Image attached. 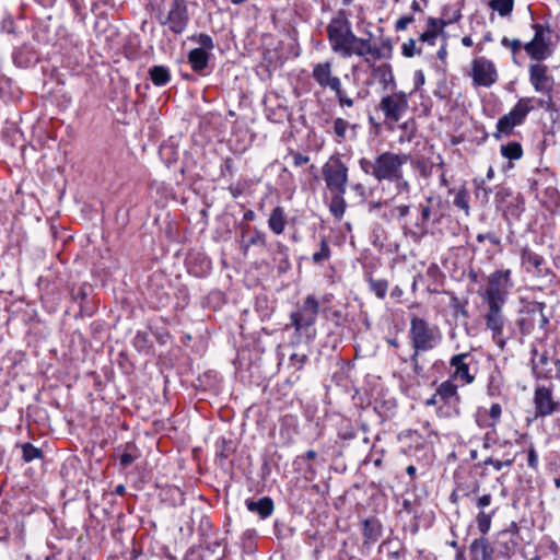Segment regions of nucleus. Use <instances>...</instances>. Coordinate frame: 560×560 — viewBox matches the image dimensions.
Masks as SVG:
<instances>
[{
	"label": "nucleus",
	"mask_w": 560,
	"mask_h": 560,
	"mask_svg": "<svg viewBox=\"0 0 560 560\" xmlns=\"http://www.w3.org/2000/svg\"><path fill=\"white\" fill-rule=\"evenodd\" d=\"M413 20L415 19L412 15H405L399 18L395 23V30L397 32L405 31L408 25L413 22Z\"/></svg>",
	"instance_id": "nucleus-46"
},
{
	"label": "nucleus",
	"mask_w": 560,
	"mask_h": 560,
	"mask_svg": "<svg viewBox=\"0 0 560 560\" xmlns=\"http://www.w3.org/2000/svg\"><path fill=\"white\" fill-rule=\"evenodd\" d=\"M471 358L470 353H458L451 358L450 365L454 369L452 380H460L465 384H471L475 381V375L469 372V364L467 359Z\"/></svg>",
	"instance_id": "nucleus-19"
},
{
	"label": "nucleus",
	"mask_w": 560,
	"mask_h": 560,
	"mask_svg": "<svg viewBox=\"0 0 560 560\" xmlns=\"http://www.w3.org/2000/svg\"><path fill=\"white\" fill-rule=\"evenodd\" d=\"M478 243H483L485 241H489L492 245L494 246H500L501 245V240L500 237H498L494 233L492 232H489V233H479L477 236H476Z\"/></svg>",
	"instance_id": "nucleus-45"
},
{
	"label": "nucleus",
	"mask_w": 560,
	"mask_h": 560,
	"mask_svg": "<svg viewBox=\"0 0 560 560\" xmlns=\"http://www.w3.org/2000/svg\"><path fill=\"white\" fill-rule=\"evenodd\" d=\"M345 194L346 191L330 192L329 211L337 220H341L346 212L347 202L345 200Z\"/></svg>",
	"instance_id": "nucleus-28"
},
{
	"label": "nucleus",
	"mask_w": 560,
	"mask_h": 560,
	"mask_svg": "<svg viewBox=\"0 0 560 560\" xmlns=\"http://www.w3.org/2000/svg\"><path fill=\"white\" fill-rule=\"evenodd\" d=\"M150 79L156 86H163L171 80L170 70L164 66H153L149 70Z\"/></svg>",
	"instance_id": "nucleus-30"
},
{
	"label": "nucleus",
	"mask_w": 560,
	"mask_h": 560,
	"mask_svg": "<svg viewBox=\"0 0 560 560\" xmlns=\"http://www.w3.org/2000/svg\"><path fill=\"white\" fill-rule=\"evenodd\" d=\"M462 44L465 46V47H471L472 46V39L470 36H464L462 38Z\"/></svg>",
	"instance_id": "nucleus-64"
},
{
	"label": "nucleus",
	"mask_w": 560,
	"mask_h": 560,
	"mask_svg": "<svg viewBox=\"0 0 560 560\" xmlns=\"http://www.w3.org/2000/svg\"><path fill=\"white\" fill-rule=\"evenodd\" d=\"M133 460H135V458L131 454L124 453L120 456V464L122 467H128L129 465H131L133 463Z\"/></svg>",
	"instance_id": "nucleus-58"
},
{
	"label": "nucleus",
	"mask_w": 560,
	"mask_h": 560,
	"mask_svg": "<svg viewBox=\"0 0 560 560\" xmlns=\"http://www.w3.org/2000/svg\"><path fill=\"white\" fill-rule=\"evenodd\" d=\"M545 307V303L536 302L522 312L520 318L516 322V325L522 335L526 336L532 334L536 325L540 329L546 328L549 323V318L544 313Z\"/></svg>",
	"instance_id": "nucleus-12"
},
{
	"label": "nucleus",
	"mask_w": 560,
	"mask_h": 560,
	"mask_svg": "<svg viewBox=\"0 0 560 560\" xmlns=\"http://www.w3.org/2000/svg\"><path fill=\"white\" fill-rule=\"evenodd\" d=\"M23 458L25 462L35 459V446L32 443H25L23 445Z\"/></svg>",
	"instance_id": "nucleus-49"
},
{
	"label": "nucleus",
	"mask_w": 560,
	"mask_h": 560,
	"mask_svg": "<svg viewBox=\"0 0 560 560\" xmlns=\"http://www.w3.org/2000/svg\"><path fill=\"white\" fill-rule=\"evenodd\" d=\"M515 460V457H508L504 460L495 459L492 457H488L485 459L483 465L485 466H492L497 471H500L502 468L508 467L510 468Z\"/></svg>",
	"instance_id": "nucleus-40"
},
{
	"label": "nucleus",
	"mask_w": 560,
	"mask_h": 560,
	"mask_svg": "<svg viewBox=\"0 0 560 560\" xmlns=\"http://www.w3.org/2000/svg\"><path fill=\"white\" fill-rule=\"evenodd\" d=\"M158 20L174 34H182L187 27L189 15L184 0H173L166 14L160 13Z\"/></svg>",
	"instance_id": "nucleus-11"
},
{
	"label": "nucleus",
	"mask_w": 560,
	"mask_h": 560,
	"mask_svg": "<svg viewBox=\"0 0 560 560\" xmlns=\"http://www.w3.org/2000/svg\"><path fill=\"white\" fill-rule=\"evenodd\" d=\"M501 153L505 159L518 160L523 155L522 145L518 142H509L501 147Z\"/></svg>",
	"instance_id": "nucleus-32"
},
{
	"label": "nucleus",
	"mask_w": 560,
	"mask_h": 560,
	"mask_svg": "<svg viewBox=\"0 0 560 560\" xmlns=\"http://www.w3.org/2000/svg\"><path fill=\"white\" fill-rule=\"evenodd\" d=\"M409 339L413 349L411 362L417 364V355L434 349L442 340V332L436 325L415 314L410 315Z\"/></svg>",
	"instance_id": "nucleus-4"
},
{
	"label": "nucleus",
	"mask_w": 560,
	"mask_h": 560,
	"mask_svg": "<svg viewBox=\"0 0 560 560\" xmlns=\"http://www.w3.org/2000/svg\"><path fill=\"white\" fill-rule=\"evenodd\" d=\"M409 154L385 151L377 154L374 159L361 158L359 160L360 170L372 176L377 182H393L399 178L404 165L408 163Z\"/></svg>",
	"instance_id": "nucleus-2"
},
{
	"label": "nucleus",
	"mask_w": 560,
	"mask_h": 560,
	"mask_svg": "<svg viewBox=\"0 0 560 560\" xmlns=\"http://www.w3.org/2000/svg\"><path fill=\"white\" fill-rule=\"evenodd\" d=\"M357 124H351L349 120L342 117H336L332 120V133L337 143H342L347 138V132L351 131L352 137L357 135Z\"/></svg>",
	"instance_id": "nucleus-22"
},
{
	"label": "nucleus",
	"mask_w": 560,
	"mask_h": 560,
	"mask_svg": "<svg viewBox=\"0 0 560 560\" xmlns=\"http://www.w3.org/2000/svg\"><path fill=\"white\" fill-rule=\"evenodd\" d=\"M23 19H19L18 21H14L11 18L3 19L1 23V28L3 32H7L9 34H22V24Z\"/></svg>",
	"instance_id": "nucleus-37"
},
{
	"label": "nucleus",
	"mask_w": 560,
	"mask_h": 560,
	"mask_svg": "<svg viewBox=\"0 0 560 560\" xmlns=\"http://www.w3.org/2000/svg\"><path fill=\"white\" fill-rule=\"evenodd\" d=\"M491 502H492V495L490 493H487L477 499L476 505L480 511H483V509L489 506L491 504Z\"/></svg>",
	"instance_id": "nucleus-51"
},
{
	"label": "nucleus",
	"mask_w": 560,
	"mask_h": 560,
	"mask_svg": "<svg viewBox=\"0 0 560 560\" xmlns=\"http://www.w3.org/2000/svg\"><path fill=\"white\" fill-rule=\"evenodd\" d=\"M439 395L436 393L429 399L425 400V406H434L438 404Z\"/></svg>",
	"instance_id": "nucleus-62"
},
{
	"label": "nucleus",
	"mask_w": 560,
	"mask_h": 560,
	"mask_svg": "<svg viewBox=\"0 0 560 560\" xmlns=\"http://www.w3.org/2000/svg\"><path fill=\"white\" fill-rule=\"evenodd\" d=\"M395 210L397 211L399 218H405L409 213V206L401 205L396 207Z\"/></svg>",
	"instance_id": "nucleus-59"
},
{
	"label": "nucleus",
	"mask_w": 560,
	"mask_h": 560,
	"mask_svg": "<svg viewBox=\"0 0 560 560\" xmlns=\"http://www.w3.org/2000/svg\"><path fill=\"white\" fill-rule=\"evenodd\" d=\"M488 415H489L490 421L478 419L477 424L480 428H489L493 433H497V427H498V423L500 422L501 416H502L501 405L492 404L488 410Z\"/></svg>",
	"instance_id": "nucleus-29"
},
{
	"label": "nucleus",
	"mask_w": 560,
	"mask_h": 560,
	"mask_svg": "<svg viewBox=\"0 0 560 560\" xmlns=\"http://www.w3.org/2000/svg\"><path fill=\"white\" fill-rule=\"evenodd\" d=\"M425 78L422 70H418L415 72V89H419L424 84Z\"/></svg>",
	"instance_id": "nucleus-57"
},
{
	"label": "nucleus",
	"mask_w": 560,
	"mask_h": 560,
	"mask_svg": "<svg viewBox=\"0 0 560 560\" xmlns=\"http://www.w3.org/2000/svg\"><path fill=\"white\" fill-rule=\"evenodd\" d=\"M510 269L495 270L488 277V285L479 295L487 305L504 306L508 294L513 288Z\"/></svg>",
	"instance_id": "nucleus-6"
},
{
	"label": "nucleus",
	"mask_w": 560,
	"mask_h": 560,
	"mask_svg": "<svg viewBox=\"0 0 560 560\" xmlns=\"http://www.w3.org/2000/svg\"><path fill=\"white\" fill-rule=\"evenodd\" d=\"M454 206L464 210L465 214H469V201H468V192L465 188L459 189L454 198Z\"/></svg>",
	"instance_id": "nucleus-39"
},
{
	"label": "nucleus",
	"mask_w": 560,
	"mask_h": 560,
	"mask_svg": "<svg viewBox=\"0 0 560 560\" xmlns=\"http://www.w3.org/2000/svg\"><path fill=\"white\" fill-rule=\"evenodd\" d=\"M533 101L532 97L518 100L514 107L498 120L494 137L499 139L502 135L509 136L516 126L522 125L527 114L534 108Z\"/></svg>",
	"instance_id": "nucleus-9"
},
{
	"label": "nucleus",
	"mask_w": 560,
	"mask_h": 560,
	"mask_svg": "<svg viewBox=\"0 0 560 560\" xmlns=\"http://www.w3.org/2000/svg\"><path fill=\"white\" fill-rule=\"evenodd\" d=\"M287 224V215L282 207H276L269 217L268 226L277 235L284 232Z\"/></svg>",
	"instance_id": "nucleus-25"
},
{
	"label": "nucleus",
	"mask_w": 560,
	"mask_h": 560,
	"mask_svg": "<svg viewBox=\"0 0 560 560\" xmlns=\"http://www.w3.org/2000/svg\"><path fill=\"white\" fill-rule=\"evenodd\" d=\"M527 465L534 470L538 468V455L533 445H530L528 448Z\"/></svg>",
	"instance_id": "nucleus-47"
},
{
	"label": "nucleus",
	"mask_w": 560,
	"mask_h": 560,
	"mask_svg": "<svg viewBox=\"0 0 560 560\" xmlns=\"http://www.w3.org/2000/svg\"><path fill=\"white\" fill-rule=\"evenodd\" d=\"M453 303H454V311L456 314H460L464 317L468 316V312H467L466 307L462 303H459V301L457 299H454Z\"/></svg>",
	"instance_id": "nucleus-56"
},
{
	"label": "nucleus",
	"mask_w": 560,
	"mask_h": 560,
	"mask_svg": "<svg viewBox=\"0 0 560 560\" xmlns=\"http://www.w3.org/2000/svg\"><path fill=\"white\" fill-rule=\"evenodd\" d=\"M495 433H493L491 430L488 431L485 436H483V442H482V447L483 448H490L493 443H494V439H493V435Z\"/></svg>",
	"instance_id": "nucleus-55"
},
{
	"label": "nucleus",
	"mask_w": 560,
	"mask_h": 560,
	"mask_svg": "<svg viewBox=\"0 0 560 560\" xmlns=\"http://www.w3.org/2000/svg\"><path fill=\"white\" fill-rule=\"evenodd\" d=\"M319 250L313 254V261L315 264H322L330 258V247L325 237L320 238Z\"/></svg>",
	"instance_id": "nucleus-36"
},
{
	"label": "nucleus",
	"mask_w": 560,
	"mask_h": 560,
	"mask_svg": "<svg viewBox=\"0 0 560 560\" xmlns=\"http://www.w3.org/2000/svg\"><path fill=\"white\" fill-rule=\"evenodd\" d=\"M266 234L259 230H255L244 246V250H247L249 246H266Z\"/></svg>",
	"instance_id": "nucleus-41"
},
{
	"label": "nucleus",
	"mask_w": 560,
	"mask_h": 560,
	"mask_svg": "<svg viewBox=\"0 0 560 560\" xmlns=\"http://www.w3.org/2000/svg\"><path fill=\"white\" fill-rule=\"evenodd\" d=\"M520 257L521 266L525 269L526 272L545 281H551L553 273L546 266V260L541 255L537 254L528 245H526L521 248Z\"/></svg>",
	"instance_id": "nucleus-13"
},
{
	"label": "nucleus",
	"mask_w": 560,
	"mask_h": 560,
	"mask_svg": "<svg viewBox=\"0 0 560 560\" xmlns=\"http://www.w3.org/2000/svg\"><path fill=\"white\" fill-rule=\"evenodd\" d=\"M319 313V303L314 295H307L298 310L290 315L291 324L295 332L300 336L305 335L308 340L316 336V329L313 328Z\"/></svg>",
	"instance_id": "nucleus-5"
},
{
	"label": "nucleus",
	"mask_w": 560,
	"mask_h": 560,
	"mask_svg": "<svg viewBox=\"0 0 560 560\" xmlns=\"http://www.w3.org/2000/svg\"><path fill=\"white\" fill-rule=\"evenodd\" d=\"M13 62L19 68H30L34 61V48L25 43L13 51Z\"/></svg>",
	"instance_id": "nucleus-23"
},
{
	"label": "nucleus",
	"mask_w": 560,
	"mask_h": 560,
	"mask_svg": "<svg viewBox=\"0 0 560 560\" xmlns=\"http://www.w3.org/2000/svg\"><path fill=\"white\" fill-rule=\"evenodd\" d=\"M363 536L365 542H375L382 536V525L375 518H368L363 522Z\"/></svg>",
	"instance_id": "nucleus-27"
},
{
	"label": "nucleus",
	"mask_w": 560,
	"mask_h": 560,
	"mask_svg": "<svg viewBox=\"0 0 560 560\" xmlns=\"http://www.w3.org/2000/svg\"><path fill=\"white\" fill-rule=\"evenodd\" d=\"M306 360H307L306 354L293 353L291 355V362L293 364L298 365L299 369H301L303 366V364L306 362Z\"/></svg>",
	"instance_id": "nucleus-53"
},
{
	"label": "nucleus",
	"mask_w": 560,
	"mask_h": 560,
	"mask_svg": "<svg viewBox=\"0 0 560 560\" xmlns=\"http://www.w3.org/2000/svg\"><path fill=\"white\" fill-rule=\"evenodd\" d=\"M362 58L369 65L372 77L378 81L384 90L394 89L396 86L395 77L389 63L376 65L371 61L369 56Z\"/></svg>",
	"instance_id": "nucleus-18"
},
{
	"label": "nucleus",
	"mask_w": 560,
	"mask_h": 560,
	"mask_svg": "<svg viewBox=\"0 0 560 560\" xmlns=\"http://www.w3.org/2000/svg\"><path fill=\"white\" fill-rule=\"evenodd\" d=\"M331 50L342 58L352 56H371L374 60L389 59L393 47L388 40L381 46L373 45L371 39L358 37L343 12L334 18L326 27Z\"/></svg>",
	"instance_id": "nucleus-1"
},
{
	"label": "nucleus",
	"mask_w": 560,
	"mask_h": 560,
	"mask_svg": "<svg viewBox=\"0 0 560 560\" xmlns=\"http://www.w3.org/2000/svg\"><path fill=\"white\" fill-rule=\"evenodd\" d=\"M431 217V209L430 207H423L422 210H421V218H422V222H427Z\"/></svg>",
	"instance_id": "nucleus-60"
},
{
	"label": "nucleus",
	"mask_w": 560,
	"mask_h": 560,
	"mask_svg": "<svg viewBox=\"0 0 560 560\" xmlns=\"http://www.w3.org/2000/svg\"><path fill=\"white\" fill-rule=\"evenodd\" d=\"M502 378L499 373H491L487 385V394L490 397H498L501 394Z\"/></svg>",
	"instance_id": "nucleus-35"
},
{
	"label": "nucleus",
	"mask_w": 560,
	"mask_h": 560,
	"mask_svg": "<svg viewBox=\"0 0 560 560\" xmlns=\"http://www.w3.org/2000/svg\"><path fill=\"white\" fill-rule=\"evenodd\" d=\"M493 515H494L493 511L492 512L479 511V513L477 514V516H476L477 526L482 535H486L490 530L491 520H492Z\"/></svg>",
	"instance_id": "nucleus-34"
},
{
	"label": "nucleus",
	"mask_w": 560,
	"mask_h": 560,
	"mask_svg": "<svg viewBox=\"0 0 560 560\" xmlns=\"http://www.w3.org/2000/svg\"><path fill=\"white\" fill-rule=\"evenodd\" d=\"M505 196H509V191L504 188H501L498 192H497V199H499L500 201H503Z\"/></svg>",
	"instance_id": "nucleus-61"
},
{
	"label": "nucleus",
	"mask_w": 560,
	"mask_h": 560,
	"mask_svg": "<svg viewBox=\"0 0 560 560\" xmlns=\"http://www.w3.org/2000/svg\"><path fill=\"white\" fill-rule=\"evenodd\" d=\"M548 362L549 357L547 351L539 353L536 348L532 349V369L534 373H536L537 368L545 366Z\"/></svg>",
	"instance_id": "nucleus-38"
},
{
	"label": "nucleus",
	"mask_w": 560,
	"mask_h": 560,
	"mask_svg": "<svg viewBox=\"0 0 560 560\" xmlns=\"http://www.w3.org/2000/svg\"><path fill=\"white\" fill-rule=\"evenodd\" d=\"M488 310L485 315L486 326L492 334L493 341L503 349L505 346L504 324L505 319L502 313L503 306L487 305Z\"/></svg>",
	"instance_id": "nucleus-17"
},
{
	"label": "nucleus",
	"mask_w": 560,
	"mask_h": 560,
	"mask_svg": "<svg viewBox=\"0 0 560 560\" xmlns=\"http://www.w3.org/2000/svg\"><path fill=\"white\" fill-rule=\"evenodd\" d=\"M392 183L395 184V188L398 194H409L410 192L411 186H410V183L404 177V172H401L399 174V178L393 179Z\"/></svg>",
	"instance_id": "nucleus-42"
},
{
	"label": "nucleus",
	"mask_w": 560,
	"mask_h": 560,
	"mask_svg": "<svg viewBox=\"0 0 560 560\" xmlns=\"http://www.w3.org/2000/svg\"><path fill=\"white\" fill-rule=\"evenodd\" d=\"M312 78L323 90L334 92L340 108H351L357 101L365 97V94L361 91L352 95L342 86L341 79L334 73L331 61L315 63L312 69Z\"/></svg>",
	"instance_id": "nucleus-3"
},
{
	"label": "nucleus",
	"mask_w": 560,
	"mask_h": 560,
	"mask_svg": "<svg viewBox=\"0 0 560 560\" xmlns=\"http://www.w3.org/2000/svg\"><path fill=\"white\" fill-rule=\"evenodd\" d=\"M501 45L505 48H510L513 55H516L522 48H524V45L520 39H510L505 36L501 39Z\"/></svg>",
	"instance_id": "nucleus-43"
},
{
	"label": "nucleus",
	"mask_w": 560,
	"mask_h": 560,
	"mask_svg": "<svg viewBox=\"0 0 560 560\" xmlns=\"http://www.w3.org/2000/svg\"><path fill=\"white\" fill-rule=\"evenodd\" d=\"M533 407L536 419H544L560 411V399L553 394L552 386L538 384L533 392Z\"/></svg>",
	"instance_id": "nucleus-10"
},
{
	"label": "nucleus",
	"mask_w": 560,
	"mask_h": 560,
	"mask_svg": "<svg viewBox=\"0 0 560 560\" xmlns=\"http://www.w3.org/2000/svg\"><path fill=\"white\" fill-rule=\"evenodd\" d=\"M490 9H492L494 12H498V14L501 18H508L512 14L514 9V0H491L489 2Z\"/></svg>",
	"instance_id": "nucleus-31"
},
{
	"label": "nucleus",
	"mask_w": 560,
	"mask_h": 560,
	"mask_svg": "<svg viewBox=\"0 0 560 560\" xmlns=\"http://www.w3.org/2000/svg\"><path fill=\"white\" fill-rule=\"evenodd\" d=\"M386 120L398 122L408 109V95L405 92H394L383 96L378 104Z\"/></svg>",
	"instance_id": "nucleus-14"
},
{
	"label": "nucleus",
	"mask_w": 560,
	"mask_h": 560,
	"mask_svg": "<svg viewBox=\"0 0 560 560\" xmlns=\"http://www.w3.org/2000/svg\"><path fill=\"white\" fill-rule=\"evenodd\" d=\"M371 291L378 298L384 299L388 290V281L385 279H368Z\"/></svg>",
	"instance_id": "nucleus-33"
},
{
	"label": "nucleus",
	"mask_w": 560,
	"mask_h": 560,
	"mask_svg": "<svg viewBox=\"0 0 560 560\" xmlns=\"http://www.w3.org/2000/svg\"><path fill=\"white\" fill-rule=\"evenodd\" d=\"M192 39L197 42L201 46L200 48L205 49L206 51L212 50L214 47L213 40L208 34L201 33Z\"/></svg>",
	"instance_id": "nucleus-44"
},
{
	"label": "nucleus",
	"mask_w": 560,
	"mask_h": 560,
	"mask_svg": "<svg viewBox=\"0 0 560 560\" xmlns=\"http://www.w3.org/2000/svg\"><path fill=\"white\" fill-rule=\"evenodd\" d=\"M402 55L405 57H412L415 54H416V42L410 38L409 40H407L406 43L402 44Z\"/></svg>",
	"instance_id": "nucleus-48"
},
{
	"label": "nucleus",
	"mask_w": 560,
	"mask_h": 560,
	"mask_svg": "<svg viewBox=\"0 0 560 560\" xmlns=\"http://www.w3.org/2000/svg\"><path fill=\"white\" fill-rule=\"evenodd\" d=\"M246 506L250 512L257 513L261 518L268 517L273 511V502L268 497H264L258 501L247 500Z\"/></svg>",
	"instance_id": "nucleus-24"
},
{
	"label": "nucleus",
	"mask_w": 560,
	"mask_h": 560,
	"mask_svg": "<svg viewBox=\"0 0 560 560\" xmlns=\"http://www.w3.org/2000/svg\"><path fill=\"white\" fill-rule=\"evenodd\" d=\"M188 61L196 72L203 71L209 61V54L202 48H195L188 54Z\"/></svg>",
	"instance_id": "nucleus-26"
},
{
	"label": "nucleus",
	"mask_w": 560,
	"mask_h": 560,
	"mask_svg": "<svg viewBox=\"0 0 560 560\" xmlns=\"http://www.w3.org/2000/svg\"><path fill=\"white\" fill-rule=\"evenodd\" d=\"M471 77L478 86H491L498 79V72L492 61L479 57L472 61Z\"/></svg>",
	"instance_id": "nucleus-16"
},
{
	"label": "nucleus",
	"mask_w": 560,
	"mask_h": 560,
	"mask_svg": "<svg viewBox=\"0 0 560 560\" xmlns=\"http://www.w3.org/2000/svg\"><path fill=\"white\" fill-rule=\"evenodd\" d=\"M428 24H429L430 31H435L436 33H438V31H442L446 26V22H444L443 20H440V19H434V18H430L428 20Z\"/></svg>",
	"instance_id": "nucleus-50"
},
{
	"label": "nucleus",
	"mask_w": 560,
	"mask_h": 560,
	"mask_svg": "<svg viewBox=\"0 0 560 560\" xmlns=\"http://www.w3.org/2000/svg\"><path fill=\"white\" fill-rule=\"evenodd\" d=\"M446 55H447V51H446V47L445 46H442L439 51H438V58L440 60H444L446 58Z\"/></svg>",
	"instance_id": "nucleus-63"
},
{
	"label": "nucleus",
	"mask_w": 560,
	"mask_h": 560,
	"mask_svg": "<svg viewBox=\"0 0 560 560\" xmlns=\"http://www.w3.org/2000/svg\"><path fill=\"white\" fill-rule=\"evenodd\" d=\"M291 154L293 156L294 166H298V167L303 166L304 164H306L310 161V158L302 153L292 152Z\"/></svg>",
	"instance_id": "nucleus-52"
},
{
	"label": "nucleus",
	"mask_w": 560,
	"mask_h": 560,
	"mask_svg": "<svg viewBox=\"0 0 560 560\" xmlns=\"http://www.w3.org/2000/svg\"><path fill=\"white\" fill-rule=\"evenodd\" d=\"M493 547L486 537L476 538L469 546L471 560H493Z\"/></svg>",
	"instance_id": "nucleus-20"
},
{
	"label": "nucleus",
	"mask_w": 560,
	"mask_h": 560,
	"mask_svg": "<svg viewBox=\"0 0 560 560\" xmlns=\"http://www.w3.org/2000/svg\"><path fill=\"white\" fill-rule=\"evenodd\" d=\"M534 37L524 44V50L535 62H542L553 54L551 45V31L548 26L536 23L533 25Z\"/></svg>",
	"instance_id": "nucleus-7"
},
{
	"label": "nucleus",
	"mask_w": 560,
	"mask_h": 560,
	"mask_svg": "<svg viewBox=\"0 0 560 560\" xmlns=\"http://www.w3.org/2000/svg\"><path fill=\"white\" fill-rule=\"evenodd\" d=\"M436 395H439V399L445 405L458 406L462 401L458 395V387L453 380L442 382L436 388Z\"/></svg>",
	"instance_id": "nucleus-21"
},
{
	"label": "nucleus",
	"mask_w": 560,
	"mask_h": 560,
	"mask_svg": "<svg viewBox=\"0 0 560 560\" xmlns=\"http://www.w3.org/2000/svg\"><path fill=\"white\" fill-rule=\"evenodd\" d=\"M529 82L533 89L549 97L555 89V79L549 73V68L542 62H534L528 67Z\"/></svg>",
	"instance_id": "nucleus-15"
},
{
	"label": "nucleus",
	"mask_w": 560,
	"mask_h": 560,
	"mask_svg": "<svg viewBox=\"0 0 560 560\" xmlns=\"http://www.w3.org/2000/svg\"><path fill=\"white\" fill-rule=\"evenodd\" d=\"M349 168L338 156H331L322 167L323 178L329 192L347 190Z\"/></svg>",
	"instance_id": "nucleus-8"
},
{
	"label": "nucleus",
	"mask_w": 560,
	"mask_h": 560,
	"mask_svg": "<svg viewBox=\"0 0 560 560\" xmlns=\"http://www.w3.org/2000/svg\"><path fill=\"white\" fill-rule=\"evenodd\" d=\"M436 38V32L435 31H430L428 30L427 32L422 33L420 35V40L421 42H428L430 44H434V40Z\"/></svg>",
	"instance_id": "nucleus-54"
}]
</instances>
